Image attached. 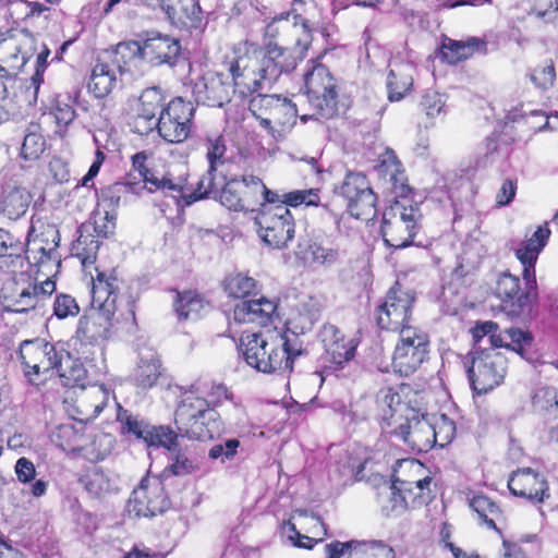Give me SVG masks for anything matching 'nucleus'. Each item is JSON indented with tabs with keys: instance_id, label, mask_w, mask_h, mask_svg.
I'll return each mask as SVG.
<instances>
[{
	"instance_id": "nucleus-7",
	"label": "nucleus",
	"mask_w": 558,
	"mask_h": 558,
	"mask_svg": "<svg viewBox=\"0 0 558 558\" xmlns=\"http://www.w3.org/2000/svg\"><path fill=\"white\" fill-rule=\"evenodd\" d=\"M421 217L417 204L410 199H395L383 214L380 232L385 244L396 250L411 245Z\"/></svg>"
},
{
	"instance_id": "nucleus-17",
	"label": "nucleus",
	"mask_w": 558,
	"mask_h": 558,
	"mask_svg": "<svg viewBox=\"0 0 558 558\" xmlns=\"http://www.w3.org/2000/svg\"><path fill=\"white\" fill-rule=\"evenodd\" d=\"M195 108L191 101L178 97L160 111L157 130L168 143H183L190 135Z\"/></svg>"
},
{
	"instance_id": "nucleus-32",
	"label": "nucleus",
	"mask_w": 558,
	"mask_h": 558,
	"mask_svg": "<svg viewBox=\"0 0 558 558\" xmlns=\"http://www.w3.org/2000/svg\"><path fill=\"white\" fill-rule=\"evenodd\" d=\"M117 68L109 62H97L90 74L88 90L97 98L109 95L117 84Z\"/></svg>"
},
{
	"instance_id": "nucleus-6",
	"label": "nucleus",
	"mask_w": 558,
	"mask_h": 558,
	"mask_svg": "<svg viewBox=\"0 0 558 558\" xmlns=\"http://www.w3.org/2000/svg\"><path fill=\"white\" fill-rule=\"evenodd\" d=\"M175 434L194 440L211 439L221 429L218 413L206 399L187 395L181 399L175 412Z\"/></svg>"
},
{
	"instance_id": "nucleus-34",
	"label": "nucleus",
	"mask_w": 558,
	"mask_h": 558,
	"mask_svg": "<svg viewBox=\"0 0 558 558\" xmlns=\"http://www.w3.org/2000/svg\"><path fill=\"white\" fill-rule=\"evenodd\" d=\"M57 372L63 386L85 388L87 371L83 363L78 359H73L69 352L63 351Z\"/></svg>"
},
{
	"instance_id": "nucleus-58",
	"label": "nucleus",
	"mask_w": 558,
	"mask_h": 558,
	"mask_svg": "<svg viewBox=\"0 0 558 558\" xmlns=\"http://www.w3.org/2000/svg\"><path fill=\"white\" fill-rule=\"evenodd\" d=\"M53 312L58 318L62 319L69 316H76L80 307L74 298L68 294H60L54 300Z\"/></svg>"
},
{
	"instance_id": "nucleus-16",
	"label": "nucleus",
	"mask_w": 558,
	"mask_h": 558,
	"mask_svg": "<svg viewBox=\"0 0 558 558\" xmlns=\"http://www.w3.org/2000/svg\"><path fill=\"white\" fill-rule=\"evenodd\" d=\"M304 81L310 101L319 116L332 118L337 113V90L329 70L322 63L314 64L304 74Z\"/></svg>"
},
{
	"instance_id": "nucleus-18",
	"label": "nucleus",
	"mask_w": 558,
	"mask_h": 558,
	"mask_svg": "<svg viewBox=\"0 0 558 558\" xmlns=\"http://www.w3.org/2000/svg\"><path fill=\"white\" fill-rule=\"evenodd\" d=\"M169 506L162 482L158 478H144L133 490L128 502V511L135 517H154L162 513Z\"/></svg>"
},
{
	"instance_id": "nucleus-45",
	"label": "nucleus",
	"mask_w": 558,
	"mask_h": 558,
	"mask_svg": "<svg viewBox=\"0 0 558 558\" xmlns=\"http://www.w3.org/2000/svg\"><path fill=\"white\" fill-rule=\"evenodd\" d=\"M175 441L172 445L171 449H168L172 452L171 460L172 462L168 465L166 471H169L171 474L175 476H185L198 469L197 462L191 458L186 452L181 450H175Z\"/></svg>"
},
{
	"instance_id": "nucleus-39",
	"label": "nucleus",
	"mask_w": 558,
	"mask_h": 558,
	"mask_svg": "<svg viewBox=\"0 0 558 558\" xmlns=\"http://www.w3.org/2000/svg\"><path fill=\"white\" fill-rule=\"evenodd\" d=\"M215 172L216 170H211V168L208 167L206 173L196 183L195 189L189 186L187 179L184 175L179 177L185 180V187L182 192L179 193L184 198L186 205H191L198 199L207 197L214 192Z\"/></svg>"
},
{
	"instance_id": "nucleus-52",
	"label": "nucleus",
	"mask_w": 558,
	"mask_h": 558,
	"mask_svg": "<svg viewBox=\"0 0 558 558\" xmlns=\"http://www.w3.org/2000/svg\"><path fill=\"white\" fill-rule=\"evenodd\" d=\"M279 95H267L257 93L256 96L250 100L248 109L254 117H263V114L271 116L272 108L277 105Z\"/></svg>"
},
{
	"instance_id": "nucleus-15",
	"label": "nucleus",
	"mask_w": 558,
	"mask_h": 558,
	"mask_svg": "<svg viewBox=\"0 0 558 558\" xmlns=\"http://www.w3.org/2000/svg\"><path fill=\"white\" fill-rule=\"evenodd\" d=\"M63 349L58 350L53 343L44 339L25 340L21 343L19 356L24 374L31 381L35 376L57 369L61 363Z\"/></svg>"
},
{
	"instance_id": "nucleus-28",
	"label": "nucleus",
	"mask_w": 558,
	"mask_h": 558,
	"mask_svg": "<svg viewBox=\"0 0 558 558\" xmlns=\"http://www.w3.org/2000/svg\"><path fill=\"white\" fill-rule=\"evenodd\" d=\"M31 202L32 195L25 187L8 183L0 193V215L16 220L25 215Z\"/></svg>"
},
{
	"instance_id": "nucleus-10",
	"label": "nucleus",
	"mask_w": 558,
	"mask_h": 558,
	"mask_svg": "<svg viewBox=\"0 0 558 558\" xmlns=\"http://www.w3.org/2000/svg\"><path fill=\"white\" fill-rule=\"evenodd\" d=\"M429 340L418 328H405L399 333L392 355V368L401 376L415 373L427 360Z\"/></svg>"
},
{
	"instance_id": "nucleus-64",
	"label": "nucleus",
	"mask_w": 558,
	"mask_h": 558,
	"mask_svg": "<svg viewBox=\"0 0 558 558\" xmlns=\"http://www.w3.org/2000/svg\"><path fill=\"white\" fill-rule=\"evenodd\" d=\"M240 442L238 439H228L225 444H217L209 449L208 456L213 460H225L233 458Z\"/></svg>"
},
{
	"instance_id": "nucleus-43",
	"label": "nucleus",
	"mask_w": 558,
	"mask_h": 558,
	"mask_svg": "<svg viewBox=\"0 0 558 558\" xmlns=\"http://www.w3.org/2000/svg\"><path fill=\"white\" fill-rule=\"evenodd\" d=\"M225 291L231 298H245L256 287V280L244 274H232L226 277L223 281Z\"/></svg>"
},
{
	"instance_id": "nucleus-51",
	"label": "nucleus",
	"mask_w": 558,
	"mask_h": 558,
	"mask_svg": "<svg viewBox=\"0 0 558 558\" xmlns=\"http://www.w3.org/2000/svg\"><path fill=\"white\" fill-rule=\"evenodd\" d=\"M532 403L535 411L538 412H549L551 410H557L558 401L556 389L551 387H543L537 389L533 396Z\"/></svg>"
},
{
	"instance_id": "nucleus-35",
	"label": "nucleus",
	"mask_w": 558,
	"mask_h": 558,
	"mask_svg": "<svg viewBox=\"0 0 558 558\" xmlns=\"http://www.w3.org/2000/svg\"><path fill=\"white\" fill-rule=\"evenodd\" d=\"M486 49V43L477 37H470L466 40H452L442 45V53L450 63H457L468 59L475 51Z\"/></svg>"
},
{
	"instance_id": "nucleus-62",
	"label": "nucleus",
	"mask_w": 558,
	"mask_h": 558,
	"mask_svg": "<svg viewBox=\"0 0 558 558\" xmlns=\"http://www.w3.org/2000/svg\"><path fill=\"white\" fill-rule=\"evenodd\" d=\"M434 424L436 442L439 440L440 445L450 442L456 433V425L453 421L449 420L445 414L440 415L439 420Z\"/></svg>"
},
{
	"instance_id": "nucleus-23",
	"label": "nucleus",
	"mask_w": 558,
	"mask_h": 558,
	"mask_svg": "<svg viewBox=\"0 0 558 558\" xmlns=\"http://www.w3.org/2000/svg\"><path fill=\"white\" fill-rule=\"evenodd\" d=\"M163 109V96L158 87L145 89L138 98L136 114L132 121L133 132L147 135L157 128V113Z\"/></svg>"
},
{
	"instance_id": "nucleus-2",
	"label": "nucleus",
	"mask_w": 558,
	"mask_h": 558,
	"mask_svg": "<svg viewBox=\"0 0 558 558\" xmlns=\"http://www.w3.org/2000/svg\"><path fill=\"white\" fill-rule=\"evenodd\" d=\"M125 286L116 276L99 271L93 280L90 313L78 320L76 333L90 343L106 339L116 324H135V300L122 294Z\"/></svg>"
},
{
	"instance_id": "nucleus-31",
	"label": "nucleus",
	"mask_w": 558,
	"mask_h": 558,
	"mask_svg": "<svg viewBox=\"0 0 558 558\" xmlns=\"http://www.w3.org/2000/svg\"><path fill=\"white\" fill-rule=\"evenodd\" d=\"M550 235L547 227H538L530 239L523 241L517 248L515 256L523 266V270H531L535 274V264L539 253L543 251Z\"/></svg>"
},
{
	"instance_id": "nucleus-21",
	"label": "nucleus",
	"mask_w": 558,
	"mask_h": 558,
	"mask_svg": "<svg viewBox=\"0 0 558 558\" xmlns=\"http://www.w3.org/2000/svg\"><path fill=\"white\" fill-rule=\"evenodd\" d=\"M100 220L109 221V214L106 211L105 217L95 219L94 226L82 225L78 229L80 234L73 244V251L83 266L92 265L96 260L100 246L98 236H107L113 231V222L108 226L107 223H100Z\"/></svg>"
},
{
	"instance_id": "nucleus-60",
	"label": "nucleus",
	"mask_w": 558,
	"mask_h": 558,
	"mask_svg": "<svg viewBox=\"0 0 558 558\" xmlns=\"http://www.w3.org/2000/svg\"><path fill=\"white\" fill-rule=\"evenodd\" d=\"M225 154L226 145L221 136L208 141L206 158L211 170H217V167L223 163Z\"/></svg>"
},
{
	"instance_id": "nucleus-12",
	"label": "nucleus",
	"mask_w": 558,
	"mask_h": 558,
	"mask_svg": "<svg viewBox=\"0 0 558 558\" xmlns=\"http://www.w3.org/2000/svg\"><path fill=\"white\" fill-rule=\"evenodd\" d=\"M414 294L396 284L387 292L385 301L378 306L376 320L381 329L401 332L405 328H416L410 324Z\"/></svg>"
},
{
	"instance_id": "nucleus-29",
	"label": "nucleus",
	"mask_w": 558,
	"mask_h": 558,
	"mask_svg": "<svg viewBox=\"0 0 558 558\" xmlns=\"http://www.w3.org/2000/svg\"><path fill=\"white\" fill-rule=\"evenodd\" d=\"M430 482L428 476L413 481L396 477L390 486L392 508H407L409 500L414 502L416 498L423 497L424 492L429 490Z\"/></svg>"
},
{
	"instance_id": "nucleus-26",
	"label": "nucleus",
	"mask_w": 558,
	"mask_h": 558,
	"mask_svg": "<svg viewBox=\"0 0 558 558\" xmlns=\"http://www.w3.org/2000/svg\"><path fill=\"white\" fill-rule=\"evenodd\" d=\"M276 308V303L266 298L242 301L235 305L233 318L239 324L254 323L264 325L275 314Z\"/></svg>"
},
{
	"instance_id": "nucleus-25",
	"label": "nucleus",
	"mask_w": 558,
	"mask_h": 558,
	"mask_svg": "<svg viewBox=\"0 0 558 558\" xmlns=\"http://www.w3.org/2000/svg\"><path fill=\"white\" fill-rule=\"evenodd\" d=\"M161 9L172 25L196 28L202 22V9L196 0H160Z\"/></svg>"
},
{
	"instance_id": "nucleus-36",
	"label": "nucleus",
	"mask_w": 558,
	"mask_h": 558,
	"mask_svg": "<svg viewBox=\"0 0 558 558\" xmlns=\"http://www.w3.org/2000/svg\"><path fill=\"white\" fill-rule=\"evenodd\" d=\"M160 367V361L156 353L142 354L133 375L136 385L144 389L151 388L161 374Z\"/></svg>"
},
{
	"instance_id": "nucleus-37",
	"label": "nucleus",
	"mask_w": 558,
	"mask_h": 558,
	"mask_svg": "<svg viewBox=\"0 0 558 558\" xmlns=\"http://www.w3.org/2000/svg\"><path fill=\"white\" fill-rule=\"evenodd\" d=\"M206 307L207 303L193 292L179 294L174 303V310L180 319H197Z\"/></svg>"
},
{
	"instance_id": "nucleus-54",
	"label": "nucleus",
	"mask_w": 558,
	"mask_h": 558,
	"mask_svg": "<svg viewBox=\"0 0 558 558\" xmlns=\"http://www.w3.org/2000/svg\"><path fill=\"white\" fill-rule=\"evenodd\" d=\"M23 252H25V244L15 240L8 231L0 229V257L13 256L15 262L21 263Z\"/></svg>"
},
{
	"instance_id": "nucleus-41",
	"label": "nucleus",
	"mask_w": 558,
	"mask_h": 558,
	"mask_svg": "<svg viewBox=\"0 0 558 558\" xmlns=\"http://www.w3.org/2000/svg\"><path fill=\"white\" fill-rule=\"evenodd\" d=\"M241 195L243 197L246 210H254L256 205L262 203V193L264 191V182L254 174H244L240 180Z\"/></svg>"
},
{
	"instance_id": "nucleus-53",
	"label": "nucleus",
	"mask_w": 558,
	"mask_h": 558,
	"mask_svg": "<svg viewBox=\"0 0 558 558\" xmlns=\"http://www.w3.org/2000/svg\"><path fill=\"white\" fill-rule=\"evenodd\" d=\"M318 194L317 190L311 189V190H296L288 193L282 194V205L286 207L293 206L296 207L299 205L305 204L307 206L310 205H317L318 203Z\"/></svg>"
},
{
	"instance_id": "nucleus-33",
	"label": "nucleus",
	"mask_w": 558,
	"mask_h": 558,
	"mask_svg": "<svg viewBox=\"0 0 558 558\" xmlns=\"http://www.w3.org/2000/svg\"><path fill=\"white\" fill-rule=\"evenodd\" d=\"M387 156L388 159H385L381 165L384 179L391 185L390 189L396 195V199H409L407 196L411 192V187L407 183L404 171L392 151H388Z\"/></svg>"
},
{
	"instance_id": "nucleus-63",
	"label": "nucleus",
	"mask_w": 558,
	"mask_h": 558,
	"mask_svg": "<svg viewBox=\"0 0 558 558\" xmlns=\"http://www.w3.org/2000/svg\"><path fill=\"white\" fill-rule=\"evenodd\" d=\"M44 150V141L36 133L27 134L22 145V155L25 159H37Z\"/></svg>"
},
{
	"instance_id": "nucleus-49",
	"label": "nucleus",
	"mask_w": 558,
	"mask_h": 558,
	"mask_svg": "<svg viewBox=\"0 0 558 558\" xmlns=\"http://www.w3.org/2000/svg\"><path fill=\"white\" fill-rule=\"evenodd\" d=\"M52 113L59 128H68L76 117L71 97H58L54 101Z\"/></svg>"
},
{
	"instance_id": "nucleus-19",
	"label": "nucleus",
	"mask_w": 558,
	"mask_h": 558,
	"mask_svg": "<svg viewBox=\"0 0 558 558\" xmlns=\"http://www.w3.org/2000/svg\"><path fill=\"white\" fill-rule=\"evenodd\" d=\"M118 421L124 434L142 439L149 447L161 446L171 449L178 438L175 432L169 426H153L128 410L119 411Z\"/></svg>"
},
{
	"instance_id": "nucleus-48",
	"label": "nucleus",
	"mask_w": 558,
	"mask_h": 558,
	"mask_svg": "<svg viewBox=\"0 0 558 558\" xmlns=\"http://www.w3.org/2000/svg\"><path fill=\"white\" fill-rule=\"evenodd\" d=\"M506 336L510 340L509 343H506V348L514 351L521 357L527 360L529 357L526 356V348L531 347L532 344V335L519 328H509L506 330Z\"/></svg>"
},
{
	"instance_id": "nucleus-47",
	"label": "nucleus",
	"mask_w": 558,
	"mask_h": 558,
	"mask_svg": "<svg viewBox=\"0 0 558 558\" xmlns=\"http://www.w3.org/2000/svg\"><path fill=\"white\" fill-rule=\"evenodd\" d=\"M357 342L355 339H344L332 348H329L326 352L330 362L342 365L354 357Z\"/></svg>"
},
{
	"instance_id": "nucleus-4",
	"label": "nucleus",
	"mask_w": 558,
	"mask_h": 558,
	"mask_svg": "<svg viewBox=\"0 0 558 558\" xmlns=\"http://www.w3.org/2000/svg\"><path fill=\"white\" fill-rule=\"evenodd\" d=\"M26 245L27 259L33 260L38 267V271L47 276V279L40 286L28 283L26 287L16 289L9 304V308L15 313H25L44 306L45 301L56 290V282L49 278V275L61 266L60 255L57 251L59 246L58 231L49 230L36 239H27Z\"/></svg>"
},
{
	"instance_id": "nucleus-42",
	"label": "nucleus",
	"mask_w": 558,
	"mask_h": 558,
	"mask_svg": "<svg viewBox=\"0 0 558 558\" xmlns=\"http://www.w3.org/2000/svg\"><path fill=\"white\" fill-rule=\"evenodd\" d=\"M470 507L487 527L496 529L495 520L500 515V509L488 497L478 495L470 500Z\"/></svg>"
},
{
	"instance_id": "nucleus-57",
	"label": "nucleus",
	"mask_w": 558,
	"mask_h": 558,
	"mask_svg": "<svg viewBox=\"0 0 558 558\" xmlns=\"http://www.w3.org/2000/svg\"><path fill=\"white\" fill-rule=\"evenodd\" d=\"M446 100L444 95L437 92H427L421 101V106L426 116L434 119L441 114Z\"/></svg>"
},
{
	"instance_id": "nucleus-56",
	"label": "nucleus",
	"mask_w": 558,
	"mask_h": 558,
	"mask_svg": "<svg viewBox=\"0 0 558 558\" xmlns=\"http://www.w3.org/2000/svg\"><path fill=\"white\" fill-rule=\"evenodd\" d=\"M308 253L314 263L327 267L336 264L339 258L337 250L317 243L310 245Z\"/></svg>"
},
{
	"instance_id": "nucleus-38",
	"label": "nucleus",
	"mask_w": 558,
	"mask_h": 558,
	"mask_svg": "<svg viewBox=\"0 0 558 558\" xmlns=\"http://www.w3.org/2000/svg\"><path fill=\"white\" fill-rule=\"evenodd\" d=\"M110 64L117 68L118 72H122L124 66L140 58L143 60V43L125 41L117 45L116 49L108 54Z\"/></svg>"
},
{
	"instance_id": "nucleus-40",
	"label": "nucleus",
	"mask_w": 558,
	"mask_h": 558,
	"mask_svg": "<svg viewBox=\"0 0 558 558\" xmlns=\"http://www.w3.org/2000/svg\"><path fill=\"white\" fill-rule=\"evenodd\" d=\"M215 172L216 170H211V168L208 167L206 173L196 183L195 189L189 186L187 179L184 175L179 177L185 180V187L182 192L179 193L184 198L186 205H191L198 199L207 197L214 192Z\"/></svg>"
},
{
	"instance_id": "nucleus-50",
	"label": "nucleus",
	"mask_w": 558,
	"mask_h": 558,
	"mask_svg": "<svg viewBox=\"0 0 558 558\" xmlns=\"http://www.w3.org/2000/svg\"><path fill=\"white\" fill-rule=\"evenodd\" d=\"M116 439L111 434L99 433L90 442L89 452L97 460H105L111 454Z\"/></svg>"
},
{
	"instance_id": "nucleus-30",
	"label": "nucleus",
	"mask_w": 558,
	"mask_h": 558,
	"mask_svg": "<svg viewBox=\"0 0 558 558\" xmlns=\"http://www.w3.org/2000/svg\"><path fill=\"white\" fill-rule=\"evenodd\" d=\"M319 314L318 304L314 300L308 299L299 302L288 319V329L291 331L289 336L292 340L298 341L296 336L299 333L310 331L315 322L318 320Z\"/></svg>"
},
{
	"instance_id": "nucleus-46",
	"label": "nucleus",
	"mask_w": 558,
	"mask_h": 558,
	"mask_svg": "<svg viewBox=\"0 0 558 558\" xmlns=\"http://www.w3.org/2000/svg\"><path fill=\"white\" fill-rule=\"evenodd\" d=\"M271 118L275 120V123L281 126H292L295 124L298 119V109L295 104H293L287 97H279L277 105L272 108Z\"/></svg>"
},
{
	"instance_id": "nucleus-11",
	"label": "nucleus",
	"mask_w": 558,
	"mask_h": 558,
	"mask_svg": "<svg viewBox=\"0 0 558 558\" xmlns=\"http://www.w3.org/2000/svg\"><path fill=\"white\" fill-rule=\"evenodd\" d=\"M258 234L274 248H282L294 236V219L288 207L280 204L260 209L255 217Z\"/></svg>"
},
{
	"instance_id": "nucleus-20",
	"label": "nucleus",
	"mask_w": 558,
	"mask_h": 558,
	"mask_svg": "<svg viewBox=\"0 0 558 558\" xmlns=\"http://www.w3.org/2000/svg\"><path fill=\"white\" fill-rule=\"evenodd\" d=\"M193 96L199 105L220 108L231 99V85L223 74L208 72L194 83Z\"/></svg>"
},
{
	"instance_id": "nucleus-9",
	"label": "nucleus",
	"mask_w": 558,
	"mask_h": 558,
	"mask_svg": "<svg viewBox=\"0 0 558 558\" xmlns=\"http://www.w3.org/2000/svg\"><path fill=\"white\" fill-rule=\"evenodd\" d=\"M506 371L507 359L502 353L483 349L473 352L468 376L473 390L477 395H483L502 383Z\"/></svg>"
},
{
	"instance_id": "nucleus-55",
	"label": "nucleus",
	"mask_w": 558,
	"mask_h": 558,
	"mask_svg": "<svg viewBox=\"0 0 558 558\" xmlns=\"http://www.w3.org/2000/svg\"><path fill=\"white\" fill-rule=\"evenodd\" d=\"M386 85L388 89L389 100L398 101L403 97L404 93L409 90V88L411 87L412 78L410 76H407L398 81L396 72L393 70H390Z\"/></svg>"
},
{
	"instance_id": "nucleus-5",
	"label": "nucleus",
	"mask_w": 558,
	"mask_h": 558,
	"mask_svg": "<svg viewBox=\"0 0 558 558\" xmlns=\"http://www.w3.org/2000/svg\"><path fill=\"white\" fill-rule=\"evenodd\" d=\"M241 351L247 365L264 374L292 372L304 352L301 343L277 328L242 337Z\"/></svg>"
},
{
	"instance_id": "nucleus-27",
	"label": "nucleus",
	"mask_w": 558,
	"mask_h": 558,
	"mask_svg": "<svg viewBox=\"0 0 558 558\" xmlns=\"http://www.w3.org/2000/svg\"><path fill=\"white\" fill-rule=\"evenodd\" d=\"M148 155L146 151H140L132 157V168L137 172L144 183L150 184L149 192L157 190L182 192L185 187V180L182 178H172L169 173L161 180L155 178L150 169L146 166Z\"/></svg>"
},
{
	"instance_id": "nucleus-44",
	"label": "nucleus",
	"mask_w": 558,
	"mask_h": 558,
	"mask_svg": "<svg viewBox=\"0 0 558 558\" xmlns=\"http://www.w3.org/2000/svg\"><path fill=\"white\" fill-rule=\"evenodd\" d=\"M242 189L240 180L233 179L225 184L222 187L219 202L222 206L234 211L246 210L243 197L241 195Z\"/></svg>"
},
{
	"instance_id": "nucleus-24",
	"label": "nucleus",
	"mask_w": 558,
	"mask_h": 558,
	"mask_svg": "<svg viewBox=\"0 0 558 558\" xmlns=\"http://www.w3.org/2000/svg\"><path fill=\"white\" fill-rule=\"evenodd\" d=\"M181 52L178 39L157 34L143 41V60L153 66H174Z\"/></svg>"
},
{
	"instance_id": "nucleus-14",
	"label": "nucleus",
	"mask_w": 558,
	"mask_h": 558,
	"mask_svg": "<svg viewBox=\"0 0 558 558\" xmlns=\"http://www.w3.org/2000/svg\"><path fill=\"white\" fill-rule=\"evenodd\" d=\"M312 25L300 14L288 12L274 19L265 27L266 38H279L282 44L287 45L289 53L290 47L293 46L295 52L303 54L312 44L313 35Z\"/></svg>"
},
{
	"instance_id": "nucleus-22",
	"label": "nucleus",
	"mask_w": 558,
	"mask_h": 558,
	"mask_svg": "<svg viewBox=\"0 0 558 558\" xmlns=\"http://www.w3.org/2000/svg\"><path fill=\"white\" fill-rule=\"evenodd\" d=\"M508 487L514 496L541 504L549 498V485L546 478L534 470L526 468L512 472Z\"/></svg>"
},
{
	"instance_id": "nucleus-61",
	"label": "nucleus",
	"mask_w": 558,
	"mask_h": 558,
	"mask_svg": "<svg viewBox=\"0 0 558 558\" xmlns=\"http://www.w3.org/2000/svg\"><path fill=\"white\" fill-rule=\"evenodd\" d=\"M86 488L89 493L96 496H102L108 493L111 488L108 476L101 470H95L88 476Z\"/></svg>"
},
{
	"instance_id": "nucleus-59",
	"label": "nucleus",
	"mask_w": 558,
	"mask_h": 558,
	"mask_svg": "<svg viewBox=\"0 0 558 558\" xmlns=\"http://www.w3.org/2000/svg\"><path fill=\"white\" fill-rule=\"evenodd\" d=\"M555 77V68L551 63L534 69L530 75L532 83L542 89L553 86Z\"/></svg>"
},
{
	"instance_id": "nucleus-8",
	"label": "nucleus",
	"mask_w": 558,
	"mask_h": 558,
	"mask_svg": "<svg viewBox=\"0 0 558 558\" xmlns=\"http://www.w3.org/2000/svg\"><path fill=\"white\" fill-rule=\"evenodd\" d=\"M522 277L524 288H521L519 277L508 271L499 275L496 284V295L501 300L502 310L512 317L523 314L537 299L536 275L523 270Z\"/></svg>"
},
{
	"instance_id": "nucleus-3",
	"label": "nucleus",
	"mask_w": 558,
	"mask_h": 558,
	"mask_svg": "<svg viewBox=\"0 0 558 558\" xmlns=\"http://www.w3.org/2000/svg\"><path fill=\"white\" fill-rule=\"evenodd\" d=\"M377 403L383 412V422L390 433L417 452H427L436 444L434 424L409 402L401 401V396L392 388L380 389Z\"/></svg>"
},
{
	"instance_id": "nucleus-1",
	"label": "nucleus",
	"mask_w": 558,
	"mask_h": 558,
	"mask_svg": "<svg viewBox=\"0 0 558 558\" xmlns=\"http://www.w3.org/2000/svg\"><path fill=\"white\" fill-rule=\"evenodd\" d=\"M233 53L229 68L233 92L243 98L270 88L283 72L295 68V59L288 48L271 40L264 47L241 41L234 47Z\"/></svg>"
},
{
	"instance_id": "nucleus-13",
	"label": "nucleus",
	"mask_w": 558,
	"mask_h": 558,
	"mask_svg": "<svg viewBox=\"0 0 558 558\" xmlns=\"http://www.w3.org/2000/svg\"><path fill=\"white\" fill-rule=\"evenodd\" d=\"M336 192L347 201L352 217L369 220L376 215V196L365 174L348 172Z\"/></svg>"
}]
</instances>
